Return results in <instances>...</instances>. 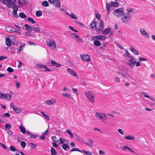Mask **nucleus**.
<instances>
[{
  "label": "nucleus",
  "instance_id": "19",
  "mask_svg": "<svg viewBox=\"0 0 155 155\" xmlns=\"http://www.w3.org/2000/svg\"><path fill=\"white\" fill-rule=\"evenodd\" d=\"M94 39H97L101 41L104 40L106 38L104 36H95L94 37Z\"/></svg>",
  "mask_w": 155,
  "mask_h": 155
},
{
  "label": "nucleus",
  "instance_id": "8",
  "mask_svg": "<svg viewBox=\"0 0 155 155\" xmlns=\"http://www.w3.org/2000/svg\"><path fill=\"white\" fill-rule=\"evenodd\" d=\"M67 71L71 76L75 77L78 78L77 73L72 69L68 68H67Z\"/></svg>",
  "mask_w": 155,
  "mask_h": 155
},
{
  "label": "nucleus",
  "instance_id": "15",
  "mask_svg": "<svg viewBox=\"0 0 155 155\" xmlns=\"http://www.w3.org/2000/svg\"><path fill=\"white\" fill-rule=\"evenodd\" d=\"M56 99H51L49 100H48L45 101V104L48 105L52 104L53 103L56 102Z\"/></svg>",
  "mask_w": 155,
  "mask_h": 155
},
{
  "label": "nucleus",
  "instance_id": "22",
  "mask_svg": "<svg viewBox=\"0 0 155 155\" xmlns=\"http://www.w3.org/2000/svg\"><path fill=\"white\" fill-rule=\"evenodd\" d=\"M124 138L125 139L128 140H134L135 139L134 137L132 135H129L125 136Z\"/></svg>",
  "mask_w": 155,
  "mask_h": 155
},
{
  "label": "nucleus",
  "instance_id": "58",
  "mask_svg": "<svg viewBox=\"0 0 155 155\" xmlns=\"http://www.w3.org/2000/svg\"><path fill=\"white\" fill-rule=\"evenodd\" d=\"M59 143L60 144H62L64 143L65 141V140L61 138H60L59 139Z\"/></svg>",
  "mask_w": 155,
  "mask_h": 155
},
{
  "label": "nucleus",
  "instance_id": "20",
  "mask_svg": "<svg viewBox=\"0 0 155 155\" xmlns=\"http://www.w3.org/2000/svg\"><path fill=\"white\" fill-rule=\"evenodd\" d=\"M111 7V4L110 3H108V2H107L106 3V10L107 11V14H108L110 12V7Z\"/></svg>",
  "mask_w": 155,
  "mask_h": 155
},
{
  "label": "nucleus",
  "instance_id": "40",
  "mask_svg": "<svg viewBox=\"0 0 155 155\" xmlns=\"http://www.w3.org/2000/svg\"><path fill=\"white\" fill-rule=\"evenodd\" d=\"M66 131L70 135V137L71 138H73V134L71 130H70L68 129V130H66Z\"/></svg>",
  "mask_w": 155,
  "mask_h": 155
},
{
  "label": "nucleus",
  "instance_id": "33",
  "mask_svg": "<svg viewBox=\"0 0 155 155\" xmlns=\"http://www.w3.org/2000/svg\"><path fill=\"white\" fill-rule=\"evenodd\" d=\"M44 7H47L49 6V4L47 1H43L41 4Z\"/></svg>",
  "mask_w": 155,
  "mask_h": 155
},
{
  "label": "nucleus",
  "instance_id": "2",
  "mask_svg": "<svg viewBox=\"0 0 155 155\" xmlns=\"http://www.w3.org/2000/svg\"><path fill=\"white\" fill-rule=\"evenodd\" d=\"M85 95L89 101L94 104L95 101V94L92 92L87 91L85 92Z\"/></svg>",
  "mask_w": 155,
  "mask_h": 155
},
{
  "label": "nucleus",
  "instance_id": "51",
  "mask_svg": "<svg viewBox=\"0 0 155 155\" xmlns=\"http://www.w3.org/2000/svg\"><path fill=\"white\" fill-rule=\"evenodd\" d=\"M7 71L10 73H12L14 71V69L10 67H8L7 69Z\"/></svg>",
  "mask_w": 155,
  "mask_h": 155
},
{
  "label": "nucleus",
  "instance_id": "63",
  "mask_svg": "<svg viewBox=\"0 0 155 155\" xmlns=\"http://www.w3.org/2000/svg\"><path fill=\"white\" fill-rule=\"evenodd\" d=\"M69 27L70 29H71V30L72 31H74L76 32H78L77 30L74 29V28L72 27L71 26H69Z\"/></svg>",
  "mask_w": 155,
  "mask_h": 155
},
{
  "label": "nucleus",
  "instance_id": "42",
  "mask_svg": "<svg viewBox=\"0 0 155 155\" xmlns=\"http://www.w3.org/2000/svg\"><path fill=\"white\" fill-rule=\"evenodd\" d=\"M11 127V126L10 124H6L5 125V129L6 130L10 129Z\"/></svg>",
  "mask_w": 155,
  "mask_h": 155
},
{
  "label": "nucleus",
  "instance_id": "48",
  "mask_svg": "<svg viewBox=\"0 0 155 155\" xmlns=\"http://www.w3.org/2000/svg\"><path fill=\"white\" fill-rule=\"evenodd\" d=\"M125 51L126 52V55L128 58H130L132 57V56L130 55V53L128 52L127 50H125Z\"/></svg>",
  "mask_w": 155,
  "mask_h": 155
},
{
  "label": "nucleus",
  "instance_id": "23",
  "mask_svg": "<svg viewBox=\"0 0 155 155\" xmlns=\"http://www.w3.org/2000/svg\"><path fill=\"white\" fill-rule=\"evenodd\" d=\"M54 5L56 7L59 8L60 6V2L59 0H54Z\"/></svg>",
  "mask_w": 155,
  "mask_h": 155
},
{
  "label": "nucleus",
  "instance_id": "12",
  "mask_svg": "<svg viewBox=\"0 0 155 155\" xmlns=\"http://www.w3.org/2000/svg\"><path fill=\"white\" fill-rule=\"evenodd\" d=\"M119 2H118V0H115V2H110L111 7H118L119 5Z\"/></svg>",
  "mask_w": 155,
  "mask_h": 155
},
{
  "label": "nucleus",
  "instance_id": "16",
  "mask_svg": "<svg viewBox=\"0 0 155 155\" xmlns=\"http://www.w3.org/2000/svg\"><path fill=\"white\" fill-rule=\"evenodd\" d=\"M122 149L124 151H126L127 150H129L130 152H132V153H135L134 151L133 150L132 148H130L129 147L126 146H124L123 148Z\"/></svg>",
  "mask_w": 155,
  "mask_h": 155
},
{
  "label": "nucleus",
  "instance_id": "44",
  "mask_svg": "<svg viewBox=\"0 0 155 155\" xmlns=\"http://www.w3.org/2000/svg\"><path fill=\"white\" fill-rule=\"evenodd\" d=\"M28 144L30 145V147L32 148H35L37 146V145L33 143H28Z\"/></svg>",
  "mask_w": 155,
  "mask_h": 155
},
{
  "label": "nucleus",
  "instance_id": "35",
  "mask_svg": "<svg viewBox=\"0 0 155 155\" xmlns=\"http://www.w3.org/2000/svg\"><path fill=\"white\" fill-rule=\"evenodd\" d=\"M35 14L37 16L40 17L42 15V13L41 11L39 10L36 12Z\"/></svg>",
  "mask_w": 155,
  "mask_h": 155
},
{
  "label": "nucleus",
  "instance_id": "50",
  "mask_svg": "<svg viewBox=\"0 0 155 155\" xmlns=\"http://www.w3.org/2000/svg\"><path fill=\"white\" fill-rule=\"evenodd\" d=\"M82 151L87 155H91L92 154V153L89 151H86L84 150H82Z\"/></svg>",
  "mask_w": 155,
  "mask_h": 155
},
{
  "label": "nucleus",
  "instance_id": "6",
  "mask_svg": "<svg viewBox=\"0 0 155 155\" xmlns=\"http://www.w3.org/2000/svg\"><path fill=\"white\" fill-rule=\"evenodd\" d=\"M131 18L130 14H126L121 18V20L123 23L127 24L131 20Z\"/></svg>",
  "mask_w": 155,
  "mask_h": 155
},
{
  "label": "nucleus",
  "instance_id": "14",
  "mask_svg": "<svg viewBox=\"0 0 155 155\" xmlns=\"http://www.w3.org/2000/svg\"><path fill=\"white\" fill-rule=\"evenodd\" d=\"M18 3L20 5H24L28 4V0H18Z\"/></svg>",
  "mask_w": 155,
  "mask_h": 155
},
{
  "label": "nucleus",
  "instance_id": "34",
  "mask_svg": "<svg viewBox=\"0 0 155 155\" xmlns=\"http://www.w3.org/2000/svg\"><path fill=\"white\" fill-rule=\"evenodd\" d=\"M131 58L129 60V62L132 63L133 64H135L136 63V61L134 58V57L133 56L131 57Z\"/></svg>",
  "mask_w": 155,
  "mask_h": 155
},
{
  "label": "nucleus",
  "instance_id": "61",
  "mask_svg": "<svg viewBox=\"0 0 155 155\" xmlns=\"http://www.w3.org/2000/svg\"><path fill=\"white\" fill-rule=\"evenodd\" d=\"M5 93H2L0 92V98L4 99Z\"/></svg>",
  "mask_w": 155,
  "mask_h": 155
},
{
  "label": "nucleus",
  "instance_id": "43",
  "mask_svg": "<svg viewBox=\"0 0 155 155\" xmlns=\"http://www.w3.org/2000/svg\"><path fill=\"white\" fill-rule=\"evenodd\" d=\"M32 30L37 32H39L40 31L39 28L37 27H32Z\"/></svg>",
  "mask_w": 155,
  "mask_h": 155
},
{
  "label": "nucleus",
  "instance_id": "62",
  "mask_svg": "<svg viewBox=\"0 0 155 155\" xmlns=\"http://www.w3.org/2000/svg\"><path fill=\"white\" fill-rule=\"evenodd\" d=\"M93 130L94 131H97L100 132L101 134L102 133V131L98 128L97 127H94L93 128Z\"/></svg>",
  "mask_w": 155,
  "mask_h": 155
},
{
  "label": "nucleus",
  "instance_id": "3",
  "mask_svg": "<svg viewBox=\"0 0 155 155\" xmlns=\"http://www.w3.org/2000/svg\"><path fill=\"white\" fill-rule=\"evenodd\" d=\"M95 116L97 119L101 120L104 123H105L107 120V115L105 113L97 112L95 113Z\"/></svg>",
  "mask_w": 155,
  "mask_h": 155
},
{
  "label": "nucleus",
  "instance_id": "55",
  "mask_svg": "<svg viewBox=\"0 0 155 155\" xmlns=\"http://www.w3.org/2000/svg\"><path fill=\"white\" fill-rule=\"evenodd\" d=\"M25 34L26 35V36H28V37H32V35L29 32H25Z\"/></svg>",
  "mask_w": 155,
  "mask_h": 155
},
{
  "label": "nucleus",
  "instance_id": "53",
  "mask_svg": "<svg viewBox=\"0 0 155 155\" xmlns=\"http://www.w3.org/2000/svg\"><path fill=\"white\" fill-rule=\"evenodd\" d=\"M117 131L120 133L121 134L123 135L124 134V133L123 130L119 128L117 129Z\"/></svg>",
  "mask_w": 155,
  "mask_h": 155
},
{
  "label": "nucleus",
  "instance_id": "4",
  "mask_svg": "<svg viewBox=\"0 0 155 155\" xmlns=\"http://www.w3.org/2000/svg\"><path fill=\"white\" fill-rule=\"evenodd\" d=\"M114 15L117 17H122L125 15L124 9L122 8H120L115 10L114 12Z\"/></svg>",
  "mask_w": 155,
  "mask_h": 155
},
{
  "label": "nucleus",
  "instance_id": "9",
  "mask_svg": "<svg viewBox=\"0 0 155 155\" xmlns=\"http://www.w3.org/2000/svg\"><path fill=\"white\" fill-rule=\"evenodd\" d=\"M6 31L8 32L12 33L16 31V29L11 26H8L5 27Z\"/></svg>",
  "mask_w": 155,
  "mask_h": 155
},
{
  "label": "nucleus",
  "instance_id": "32",
  "mask_svg": "<svg viewBox=\"0 0 155 155\" xmlns=\"http://www.w3.org/2000/svg\"><path fill=\"white\" fill-rule=\"evenodd\" d=\"M19 128L20 130L21 131L23 134L25 133L26 132L25 130V129L24 127L22 126H19Z\"/></svg>",
  "mask_w": 155,
  "mask_h": 155
},
{
  "label": "nucleus",
  "instance_id": "21",
  "mask_svg": "<svg viewBox=\"0 0 155 155\" xmlns=\"http://www.w3.org/2000/svg\"><path fill=\"white\" fill-rule=\"evenodd\" d=\"M75 41L78 43H81L83 42V40L79 36H75Z\"/></svg>",
  "mask_w": 155,
  "mask_h": 155
},
{
  "label": "nucleus",
  "instance_id": "54",
  "mask_svg": "<svg viewBox=\"0 0 155 155\" xmlns=\"http://www.w3.org/2000/svg\"><path fill=\"white\" fill-rule=\"evenodd\" d=\"M8 57L5 56L4 55H1L0 56V61L3 60L5 59H7Z\"/></svg>",
  "mask_w": 155,
  "mask_h": 155
},
{
  "label": "nucleus",
  "instance_id": "49",
  "mask_svg": "<svg viewBox=\"0 0 155 155\" xmlns=\"http://www.w3.org/2000/svg\"><path fill=\"white\" fill-rule=\"evenodd\" d=\"M62 95H63L64 97H67L68 98H72V97H71V94H69L65 93L62 94Z\"/></svg>",
  "mask_w": 155,
  "mask_h": 155
},
{
  "label": "nucleus",
  "instance_id": "60",
  "mask_svg": "<svg viewBox=\"0 0 155 155\" xmlns=\"http://www.w3.org/2000/svg\"><path fill=\"white\" fill-rule=\"evenodd\" d=\"M52 140L53 141L56 142L58 141V140L55 136H53L52 137Z\"/></svg>",
  "mask_w": 155,
  "mask_h": 155
},
{
  "label": "nucleus",
  "instance_id": "57",
  "mask_svg": "<svg viewBox=\"0 0 155 155\" xmlns=\"http://www.w3.org/2000/svg\"><path fill=\"white\" fill-rule=\"evenodd\" d=\"M71 17L74 19H78L76 15H75L73 13H72L71 15Z\"/></svg>",
  "mask_w": 155,
  "mask_h": 155
},
{
  "label": "nucleus",
  "instance_id": "1",
  "mask_svg": "<svg viewBox=\"0 0 155 155\" xmlns=\"http://www.w3.org/2000/svg\"><path fill=\"white\" fill-rule=\"evenodd\" d=\"M17 0H5L4 4L9 8H12V14L14 16L17 18L18 17L17 11L18 7L16 6Z\"/></svg>",
  "mask_w": 155,
  "mask_h": 155
},
{
  "label": "nucleus",
  "instance_id": "24",
  "mask_svg": "<svg viewBox=\"0 0 155 155\" xmlns=\"http://www.w3.org/2000/svg\"><path fill=\"white\" fill-rule=\"evenodd\" d=\"M12 98L11 95L9 94H5L4 99H6L8 101H10L11 100Z\"/></svg>",
  "mask_w": 155,
  "mask_h": 155
},
{
  "label": "nucleus",
  "instance_id": "7",
  "mask_svg": "<svg viewBox=\"0 0 155 155\" xmlns=\"http://www.w3.org/2000/svg\"><path fill=\"white\" fill-rule=\"evenodd\" d=\"M140 32L141 35L147 38H148L150 37L149 33L144 28H141L140 29Z\"/></svg>",
  "mask_w": 155,
  "mask_h": 155
},
{
  "label": "nucleus",
  "instance_id": "29",
  "mask_svg": "<svg viewBox=\"0 0 155 155\" xmlns=\"http://www.w3.org/2000/svg\"><path fill=\"white\" fill-rule=\"evenodd\" d=\"M90 28L93 29L96 27V23L94 21L92 22L90 25Z\"/></svg>",
  "mask_w": 155,
  "mask_h": 155
},
{
  "label": "nucleus",
  "instance_id": "26",
  "mask_svg": "<svg viewBox=\"0 0 155 155\" xmlns=\"http://www.w3.org/2000/svg\"><path fill=\"white\" fill-rule=\"evenodd\" d=\"M62 147L66 151H68L70 149V147L67 144H63Z\"/></svg>",
  "mask_w": 155,
  "mask_h": 155
},
{
  "label": "nucleus",
  "instance_id": "45",
  "mask_svg": "<svg viewBox=\"0 0 155 155\" xmlns=\"http://www.w3.org/2000/svg\"><path fill=\"white\" fill-rule=\"evenodd\" d=\"M43 115L45 117V118H46V119L48 120H50V117H49L45 114L44 113H43V112L41 111V112Z\"/></svg>",
  "mask_w": 155,
  "mask_h": 155
},
{
  "label": "nucleus",
  "instance_id": "64",
  "mask_svg": "<svg viewBox=\"0 0 155 155\" xmlns=\"http://www.w3.org/2000/svg\"><path fill=\"white\" fill-rule=\"evenodd\" d=\"M45 65L42 64H37V66L39 68H44V66Z\"/></svg>",
  "mask_w": 155,
  "mask_h": 155
},
{
  "label": "nucleus",
  "instance_id": "30",
  "mask_svg": "<svg viewBox=\"0 0 155 155\" xmlns=\"http://www.w3.org/2000/svg\"><path fill=\"white\" fill-rule=\"evenodd\" d=\"M104 23L102 21L100 22L99 26L98 28V30H102L104 27Z\"/></svg>",
  "mask_w": 155,
  "mask_h": 155
},
{
  "label": "nucleus",
  "instance_id": "41",
  "mask_svg": "<svg viewBox=\"0 0 155 155\" xmlns=\"http://www.w3.org/2000/svg\"><path fill=\"white\" fill-rule=\"evenodd\" d=\"M19 16L21 18H24L26 17V15L23 12H21L19 14Z\"/></svg>",
  "mask_w": 155,
  "mask_h": 155
},
{
  "label": "nucleus",
  "instance_id": "37",
  "mask_svg": "<svg viewBox=\"0 0 155 155\" xmlns=\"http://www.w3.org/2000/svg\"><path fill=\"white\" fill-rule=\"evenodd\" d=\"M94 44L96 46H99L101 45V43L98 40H95L94 42Z\"/></svg>",
  "mask_w": 155,
  "mask_h": 155
},
{
  "label": "nucleus",
  "instance_id": "47",
  "mask_svg": "<svg viewBox=\"0 0 155 155\" xmlns=\"http://www.w3.org/2000/svg\"><path fill=\"white\" fill-rule=\"evenodd\" d=\"M28 21L31 22L33 24H35V21L34 20L33 18L30 17H28Z\"/></svg>",
  "mask_w": 155,
  "mask_h": 155
},
{
  "label": "nucleus",
  "instance_id": "28",
  "mask_svg": "<svg viewBox=\"0 0 155 155\" xmlns=\"http://www.w3.org/2000/svg\"><path fill=\"white\" fill-rule=\"evenodd\" d=\"M26 133L29 135H30V138L31 139L36 138L37 137V135L36 134H31L29 131H27Z\"/></svg>",
  "mask_w": 155,
  "mask_h": 155
},
{
  "label": "nucleus",
  "instance_id": "10",
  "mask_svg": "<svg viewBox=\"0 0 155 155\" xmlns=\"http://www.w3.org/2000/svg\"><path fill=\"white\" fill-rule=\"evenodd\" d=\"M80 57L84 60L87 61L90 60V57L88 54L84 55L83 54H81L80 55Z\"/></svg>",
  "mask_w": 155,
  "mask_h": 155
},
{
  "label": "nucleus",
  "instance_id": "18",
  "mask_svg": "<svg viewBox=\"0 0 155 155\" xmlns=\"http://www.w3.org/2000/svg\"><path fill=\"white\" fill-rule=\"evenodd\" d=\"M24 27L26 28L27 31L29 32H31L32 31V27L27 24H25L24 25Z\"/></svg>",
  "mask_w": 155,
  "mask_h": 155
},
{
  "label": "nucleus",
  "instance_id": "11",
  "mask_svg": "<svg viewBox=\"0 0 155 155\" xmlns=\"http://www.w3.org/2000/svg\"><path fill=\"white\" fill-rule=\"evenodd\" d=\"M51 66H55L57 68H59L61 66V64L56 63L55 61L53 60L51 61Z\"/></svg>",
  "mask_w": 155,
  "mask_h": 155
},
{
  "label": "nucleus",
  "instance_id": "5",
  "mask_svg": "<svg viewBox=\"0 0 155 155\" xmlns=\"http://www.w3.org/2000/svg\"><path fill=\"white\" fill-rule=\"evenodd\" d=\"M47 45L52 50H54L56 48V44L54 40L52 39H48L46 40Z\"/></svg>",
  "mask_w": 155,
  "mask_h": 155
},
{
  "label": "nucleus",
  "instance_id": "38",
  "mask_svg": "<svg viewBox=\"0 0 155 155\" xmlns=\"http://www.w3.org/2000/svg\"><path fill=\"white\" fill-rule=\"evenodd\" d=\"M10 150L12 151L15 152V151H16L17 152H18V150L16 149L13 146H11L10 147H9Z\"/></svg>",
  "mask_w": 155,
  "mask_h": 155
},
{
  "label": "nucleus",
  "instance_id": "46",
  "mask_svg": "<svg viewBox=\"0 0 155 155\" xmlns=\"http://www.w3.org/2000/svg\"><path fill=\"white\" fill-rule=\"evenodd\" d=\"M15 82L16 84V87L17 88H19L20 86V83L17 81H15Z\"/></svg>",
  "mask_w": 155,
  "mask_h": 155
},
{
  "label": "nucleus",
  "instance_id": "59",
  "mask_svg": "<svg viewBox=\"0 0 155 155\" xmlns=\"http://www.w3.org/2000/svg\"><path fill=\"white\" fill-rule=\"evenodd\" d=\"M74 151H79L80 152H81V151L80 150L78 149H77V148H73L71 150V152H73Z\"/></svg>",
  "mask_w": 155,
  "mask_h": 155
},
{
  "label": "nucleus",
  "instance_id": "13",
  "mask_svg": "<svg viewBox=\"0 0 155 155\" xmlns=\"http://www.w3.org/2000/svg\"><path fill=\"white\" fill-rule=\"evenodd\" d=\"M12 107L13 108V110L17 114H19L22 112V110L19 107L16 106L14 107L13 106H12Z\"/></svg>",
  "mask_w": 155,
  "mask_h": 155
},
{
  "label": "nucleus",
  "instance_id": "56",
  "mask_svg": "<svg viewBox=\"0 0 155 155\" xmlns=\"http://www.w3.org/2000/svg\"><path fill=\"white\" fill-rule=\"evenodd\" d=\"M43 68H44L45 69H46L44 71H45V72L51 71V70L49 69L48 68L47 66L46 65H45L44 66Z\"/></svg>",
  "mask_w": 155,
  "mask_h": 155
},
{
  "label": "nucleus",
  "instance_id": "25",
  "mask_svg": "<svg viewBox=\"0 0 155 155\" xmlns=\"http://www.w3.org/2000/svg\"><path fill=\"white\" fill-rule=\"evenodd\" d=\"M6 45L8 46H10L11 45V41L9 38H7L5 39Z\"/></svg>",
  "mask_w": 155,
  "mask_h": 155
},
{
  "label": "nucleus",
  "instance_id": "27",
  "mask_svg": "<svg viewBox=\"0 0 155 155\" xmlns=\"http://www.w3.org/2000/svg\"><path fill=\"white\" fill-rule=\"evenodd\" d=\"M130 49L131 51L134 54L136 55H138L139 54L138 52L133 47H130Z\"/></svg>",
  "mask_w": 155,
  "mask_h": 155
},
{
  "label": "nucleus",
  "instance_id": "36",
  "mask_svg": "<svg viewBox=\"0 0 155 155\" xmlns=\"http://www.w3.org/2000/svg\"><path fill=\"white\" fill-rule=\"evenodd\" d=\"M51 154L52 155H56L57 154V152L53 148H51Z\"/></svg>",
  "mask_w": 155,
  "mask_h": 155
},
{
  "label": "nucleus",
  "instance_id": "31",
  "mask_svg": "<svg viewBox=\"0 0 155 155\" xmlns=\"http://www.w3.org/2000/svg\"><path fill=\"white\" fill-rule=\"evenodd\" d=\"M118 73L119 74H120L123 77L126 78H128L129 77V76L128 74L127 73H123L120 72H118Z\"/></svg>",
  "mask_w": 155,
  "mask_h": 155
},
{
  "label": "nucleus",
  "instance_id": "17",
  "mask_svg": "<svg viewBox=\"0 0 155 155\" xmlns=\"http://www.w3.org/2000/svg\"><path fill=\"white\" fill-rule=\"evenodd\" d=\"M110 28L108 27L102 31V33L103 34H107L110 32Z\"/></svg>",
  "mask_w": 155,
  "mask_h": 155
},
{
  "label": "nucleus",
  "instance_id": "39",
  "mask_svg": "<svg viewBox=\"0 0 155 155\" xmlns=\"http://www.w3.org/2000/svg\"><path fill=\"white\" fill-rule=\"evenodd\" d=\"M127 13L126 14H130V13H132L133 12V10L132 9V8H128L127 9Z\"/></svg>",
  "mask_w": 155,
  "mask_h": 155
},
{
  "label": "nucleus",
  "instance_id": "52",
  "mask_svg": "<svg viewBox=\"0 0 155 155\" xmlns=\"http://www.w3.org/2000/svg\"><path fill=\"white\" fill-rule=\"evenodd\" d=\"M21 145L22 146V148H24L25 147L26 145V143L25 142L23 141H22L21 143Z\"/></svg>",
  "mask_w": 155,
  "mask_h": 155
}]
</instances>
